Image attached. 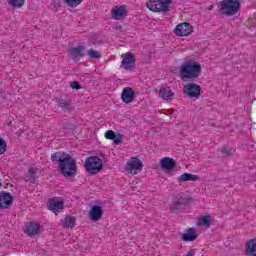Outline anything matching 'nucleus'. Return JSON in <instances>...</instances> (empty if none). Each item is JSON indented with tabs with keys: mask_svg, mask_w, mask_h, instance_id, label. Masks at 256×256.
Here are the masks:
<instances>
[{
	"mask_svg": "<svg viewBox=\"0 0 256 256\" xmlns=\"http://www.w3.org/2000/svg\"><path fill=\"white\" fill-rule=\"evenodd\" d=\"M8 4L14 9H19L25 5V0H7Z\"/></svg>",
	"mask_w": 256,
	"mask_h": 256,
	"instance_id": "nucleus-25",
	"label": "nucleus"
},
{
	"mask_svg": "<svg viewBox=\"0 0 256 256\" xmlns=\"http://www.w3.org/2000/svg\"><path fill=\"white\" fill-rule=\"evenodd\" d=\"M187 181H199V176L191 173H183L180 177H178V183H185Z\"/></svg>",
	"mask_w": 256,
	"mask_h": 256,
	"instance_id": "nucleus-21",
	"label": "nucleus"
},
{
	"mask_svg": "<svg viewBox=\"0 0 256 256\" xmlns=\"http://www.w3.org/2000/svg\"><path fill=\"white\" fill-rule=\"evenodd\" d=\"M160 99H163L164 101H173L175 98V93L171 88H161L159 90Z\"/></svg>",
	"mask_w": 256,
	"mask_h": 256,
	"instance_id": "nucleus-19",
	"label": "nucleus"
},
{
	"mask_svg": "<svg viewBox=\"0 0 256 256\" xmlns=\"http://www.w3.org/2000/svg\"><path fill=\"white\" fill-rule=\"evenodd\" d=\"M58 170L63 177L77 175V161L70 154L63 152L58 159Z\"/></svg>",
	"mask_w": 256,
	"mask_h": 256,
	"instance_id": "nucleus-2",
	"label": "nucleus"
},
{
	"mask_svg": "<svg viewBox=\"0 0 256 256\" xmlns=\"http://www.w3.org/2000/svg\"><path fill=\"white\" fill-rule=\"evenodd\" d=\"M193 29V25L189 24V22H183L175 27L174 33L177 37H189V35L193 34Z\"/></svg>",
	"mask_w": 256,
	"mask_h": 256,
	"instance_id": "nucleus-7",
	"label": "nucleus"
},
{
	"mask_svg": "<svg viewBox=\"0 0 256 256\" xmlns=\"http://www.w3.org/2000/svg\"><path fill=\"white\" fill-rule=\"evenodd\" d=\"M103 169V161H101L100 158H97V172L101 171Z\"/></svg>",
	"mask_w": 256,
	"mask_h": 256,
	"instance_id": "nucleus-35",
	"label": "nucleus"
},
{
	"mask_svg": "<svg viewBox=\"0 0 256 256\" xmlns=\"http://www.w3.org/2000/svg\"><path fill=\"white\" fill-rule=\"evenodd\" d=\"M173 0H148L146 3L147 9L152 13H167Z\"/></svg>",
	"mask_w": 256,
	"mask_h": 256,
	"instance_id": "nucleus-4",
	"label": "nucleus"
},
{
	"mask_svg": "<svg viewBox=\"0 0 256 256\" xmlns=\"http://www.w3.org/2000/svg\"><path fill=\"white\" fill-rule=\"evenodd\" d=\"M101 58V54L97 53V59Z\"/></svg>",
	"mask_w": 256,
	"mask_h": 256,
	"instance_id": "nucleus-41",
	"label": "nucleus"
},
{
	"mask_svg": "<svg viewBox=\"0 0 256 256\" xmlns=\"http://www.w3.org/2000/svg\"><path fill=\"white\" fill-rule=\"evenodd\" d=\"M180 237L182 241H185V243L193 242L197 237H199V233H197V229L195 228H188L185 230V232L180 233Z\"/></svg>",
	"mask_w": 256,
	"mask_h": 256,
	"instance_id": "nucleus-12",
	"label": "nucleus"
},
{
	"mask_svg": "<svg viewBox=\"0 0 256 256\" xmlns=\"http://www.w3.org/2000/svg\"><path fill=\"white\" fill-rule=\"evenodd\" d=\"M70 87H72L73 89H76V91H79V89H81V84H79L78 81H74V82H71Z\"/></svg>",
	"mask_w": 256,
	"mask_h": 256,
	"instance_id": "nucleus-31",
	"label": "nucleus"
},
{
	"mask_svg": "<svg viewBox=\"0 0 256 256\" xmlns=\"http://www.w3.org/2000/svg\"><path fill=\"white\" fill-rule=\"evenodd\" d=\"M84 167L90 175H97V156H90L85 160Z\"/></svg>",
	"mask_w": 256,
	"mask_h": 256,
	"instance_id": "nucleus-11",
	"label": "nucleus"
},
{
	"mask_svg": "<svg viewBox=\"0 0 256 256\" xmlns=\"http://www.w3.org/2000/svg\"><path fill=\"white\" fill-rule=\"evenodd\" d=\"M208 9H209V11H211V9H213V6H209V8H208Z\"/></svg>",
	"mask_w": 256,
	"mask_h": 256,
	"instance_id": "nucleus-42",
	"label": "nucleus"
},
{
	"mask_svg": "<svg viewBox=\"0 0 256 256\" xmlns=\"http://www.w3.org/2000/svg\"><path fill=\"white\" fill-rule=\"evenodd\" d=\"M7 151V142L0 137V155H3Z\"/></svg>",
	"mask_w": 256,
	"mask_h": 256,
	"instance_id": "nucleus-29",
	"label": "nucleus"
},
{
	"mask_svg": "<svg viewBox=\"0 0 256 256\" xmlns=\"http://www.w3.org/2000/svg\"><path fill=\"white\" fill-rule=\"evenodd\" d=\"M83 51H85V47L77 46L70 49V55H72L74 59H77V57H83L85 55Z\"/></svg>",
	"mask_w": 256,
	"mask_h": 256,
	"instance_id": "nucleus-24",
	"label": "nucleus"
},
{
	"mask_svg": "<svg viewBox=\"0 0 256 256\" xmlns=\"http://www.w3.org/2000/svg\"><path fill=\"white\" fill-rule=\"evenodd\" d=\"M64 3L68 5V7H77L78 5H81L83 3V0H64Z\"/></svg>",
	"mask_w": 256,
	"mask_h": 256,
	"instance_id": "nucleus-26",
	"label": "nucleus"
},
{
	"mask_svg": "<svg viewBox=\"0 0 256 256\" xmlns=\"http://www.w3.org/2000/svg\"><path fill=\"white\" fill-rule=\"evenodd\" d=\"M122 62L121 67L122 69H125V71H133L135 69V55L131 52H127L121 55Z\"/></svg>",
	"mask_w": 256,
	"mask_h": 256,
	"instance_id": "nucleus-8",
	"label": "nucleus"
},
{
	"mask_svg": "<svg viewBox=\"0 0 256 256\" xmlns=\"http://www.w3.org/2000/svg\"><path fill=\"white\" fill-rule=\"evenodd\" d=\"M177 209H181V203L180 202H174L171 206L172 211H177Z\"/></svg>",
	"mask_w": 256,
	"mask_h": 256,
	"instance_id": "nucleus-33",
	"label": "nucleus"
},
{
	"mask_svg": "<svg viewBox=\"0 0 256 256\" xmlns=\"http://www.w3.org/2000/svg\"><path fill=\"white\" fill-rule=\"evenodd\" d=\"M203 73L201 63L195 59L185 60L179 67V75L182 81H195Z\"/></svg>",
	"mask_w": 256,
	"mask_h": 256,
	"instance_id": "nucleus-1",
	"label": "nucleus"
},
{
	"mask_svg": "<svg viewBox=\"0 0 256 256\" xmlns=\"http://www.w3.org/2000/svg\"><path fill=\"white\" fill-rule=\"evenodd\" d=\"M183 93L189 99H199L201 97V86L194 82H188L183 86Z\"/></svg>",
	"mask_w": 256,
	"mask_h": 256,
	"instance_id": "nucleus-6",
	"label": "nucleus"
},
{
	"mask_svg": "<svg viewBox=\"0 0 256 256\" xmlns=\"http://www.w3.org/2000/svg\"><path fill=\"white\" fill-rule=\"evenodd\" d=\"M245 255L246 256H256V237L251 238L246 242Z\"/></svg>",
	"mask_w": 256,
	"mask_h": 256,
	"instance_id": "nucleus-17",
	"label": "nucleus"
},
{
	"mask_svg": "<svg viewBox=\"0 0 256 256\" xmlns=\"http://www.w3.org/2000/svg\"><path fill=\"white\" fill-rule=\"evenodd\" d=\"M57 103L58 107H60V109H63L64 111H73L75 109V107L71 103V99L69 98H59Z\"/></svg>",
	"mask_w": 256,
	"mask_h": 256,
	"instance_id": "nucleus-20",
	"label": "nucleus"
},
{
	"mask_svg": "<svg viewBox=\"0 0 256 256\" xmlns=\"http://www.w3.org/2000/svg\"><path fill=\"white\" fill-rule=\"evenodd\" d=\"M255 23H256V19H255Z\"/></svg>",
	"mask_w": 256,
	"mask_h": 256,
	"instance_id": "nucleus-43",
	"label": "nucleus"
},
{
	"mask_svg": "<svg viewBox=\"0 0 256 256\" xmlns=\"http://www.w3.org/2000/svg\"><path fill=\"white\" fill-rule=\"evenodd\" d=\"M28 225H39V223L30 221L28 222Z\"/></svg>",
	"mask_w": 256,
	"mask_h": 256,
	"instance_id": "nucleus-40",
	"label": "nucleus"
},
{
	"mask_svg": "<svg viewBox=\"0 0 256 256\" xmlns=\"http://www.w3.org/2000/svg\"><path fill=\"white\" fill-rule=\"evenodd\" d=\"M88 55H89L90 57H93L94 59H97V51H95V50H93V49H90V50L88 51Z\"/></svg>",
	"mask_w": 256,
	"mask_h": 256,
	"instance_id": "nucleus-36",
	"label": "nucleus"
},
{
	"mask_svg": "<svg viewBox=\"0 0 256 256\" xmlns=\"http://www.w3.org/2000/svg\"><path fill=\"white\" fill-rule=\"evenodd\" d=\"M127 173L130 175H137L140 171H143V161L138 157H131L124 167Z\"/></svg>",
	"mask_w": 256,
	"mask_h": 256,
	"instance_id": "nucleus-5",
	"label": "nucleus"
},
{
	"mask_svg": "<svg viewBox=\"0 0 256 256\" xmlns=\"http://www.w3.org/2000/svg\"><path fill=\"white\" fill-rule=\"evenodd\" d=\"M65 129H69L70 131H75V129H77V126H75V124H66Z\"/></svg>",
	"mask_w": 256,
	"mask_h": 256,
	"instance_id": "nucleus-37",
	"label": "nucleus"
},
{
	"mask_svg": "<svg viewBox=\"0 0 256 256\" xmlns=\"http://www.w3.org/2000/svg\"><path fill=\"white\" fill-rule=\"evenodd\" d=\"M111 17L115 21H121L127 17V6H114L111 10Z\"/></svg>",
	"mask_w": 256,
	"mask_h": 256,
	"instance_id": "nucleus-10",
	"label": "nucleus"
},
{
	"mask_svg": "<svg viewBox=\"0 0 256 256\" xmlns=\"http://www.w3.org/2000/svg\"><path fill=\"white\" fill-rule=\"evenodd\" d=\"M13 205V196L9 192L0 193V209H9Z\"/></svg>",
	"mask_w": 256,
	"mask_h": 256,
	"instance_id": "nucleus-13",
	"label": "nucleus"
},
{
	"mask_svg": "<svg viewBox=\"0 0 256 256\" xmlns=\"http://www.w3.org/2000/svg\"><path fill=\"white\" fill-rule=\"evenodd\" d=\"M37 171H39V168H29L28 174H27V180L32 185H35V182L37 181Z\"/></svg>",
	"mask_w": 256,
	"mask_h": 256,
	"instance_id": "nucleus-22",
	"label": "nucleus"
},
{
	"mask_svg": "<svg viewBox=\"0 0 256 256\" xmlns=\"http://www.w3.org/2000/svg\"><path fill=\"white\" fill-rule=\"evenodd\" d=\"M73 229V227H75V225H64V229Z\"/></svg>",
	"mask_w": 256,
	"mask_h": 256,
	"instance_id": "nucleus-39",
	"label": "nucleus"
},
{
	"mask_svg": "<svg viewBox=\"0 0 256 256\" xmlns=\"http://www.w3.org/2000/svg\"><path fill=\"white\" fill-rule=\"evenodd\" d=\"M175 165H177V162H175L173 158L164 157L160 160V167H162L166 171H171L175 169Z\"/></svg>",
	"mask_w": 256,
	"mask_h": 256,
	"instance_id": "nucleus-18",
	"label": "nucleus"
},
{
	"mask_svg": "<svg viewBox=\"0 0 256 256\" xmlns=\"http://www.w3.org/2000/svg\"><path fill=\"white\" fill-rule=\"evenodd\" d=\"M59 155H61V152H55L51 155V161L55 162V161H59V159H57L59 157Z\"/></svg>",
	"mask_w": 256,
	"mask_h": 256,
	"instance_id": "nucleus-34",
	"label": "nucleus"
},
{
	"mask_svg": "<svg viewBox=\"0 0 256 256\" xmlns=\"http://www.w3.org/2000/svg\"><path fill=\"white\" fill-rule=\"evenodd\" d=\"M221 153L223 155H231L233 153V149L224 147L221 149Z\"/></svg>",
	"mask_w": 256,
	"mask_h": 256,
	"instance_id": "nucleus-30",
	"label": "nucleus"
},
{
	"mask_svg": "<svg viewBox=\"0 0 256 256\" xmlns=\"http://www.w3.org/2000/svg\"><path fill=\"white\" fill-rule=\"evenodd\" d=\"M89 217L92 221H97V205H94L89 213Z\"/></svg>",
	"mask_w": 256,
	"mask_h": 256,
	"instance_id": "nucleus-28",
	"label": "nucleus"
},
{
	"mask_svg": "<svg viewBox=\"0 0 256 256\" xmlns=\"http://www.w3.org/2000/svg\"><path fill=\"white\" fill-rule=\"evenodd\" d=\"M77 218L75 216H66L64 218V225H75Z\"/></svg>",
	"mask_w": 256,
	"mask_h": 256,
	"instance_id": "nucleus-27",
	"label": "nucleus"
},
{
	"mask_svg": "<svg viewBox=\"0 0 256 256\" xmlns=\"http://www.w3.org/2000/svg\"><path fill=\"white\" fill-rule=\"evenodd\" d=\"M215 221V216L204 215L198 218L197 225H211Z\"/></svg>",
	"mask_w": 256,
	"mask_h": 256,
	"instance_id": "nucleus-23",
	"label": "nucleus"
},
{
	"mask_svg": "<svg viewBox=\"0 0 256 256\" xmlns=\"http://www.w3.org/2000/svg\"><path fill=\"white\" fill-rule=\"evenodd\" d=\"M105 138L109 141H114V145H119L123 141V134H116L113 130H107L105 132Z\"/></svg>",
	"mask_w": 256,
	"mask_h": 256,
	"instance_id": "nucleus-16",
	"label": "nucleus"
},
{
	"mask_svg": "<svg viewBox=\"0 0 256 256\" xmlns=\"http://www.w3.org/2000/svg\"><path fill=\"white\" fill-rule=\"evenodd\" d=\"M186 256H195V251L194 250H190Z\"/></svg>",
	"mask_w": 256,
	"mask_h": 256,
	"instance_id": "nucleus-38",
	"label": "nucleus"
},
{
	"mask_svg": "<svg viewBox=\"0 0 256 256\" xmlns=\"http://www.w3.org/2000/svg\"><path fill=\"white\" fill-rule=\"evenodd\" d=\"M219 11L221 15L233 17L241 11V2L239 0H222L219 4Z\"/></svg>",
	"mask_w": 256,
	"mask_h": 256,
	"instance_id": "nucleus-3",
	"label": "nucleus"
},
{
	"mask_svg": "<svg viewBox=\"0 0 256 256\" xmlns=\"http://www.w3.org/2000/svg\"><path fill=\"white\" fill-rule=\"evenodd\" d=\"M43 231V226L41 225H26L23 228V232L27 237H37L39 233Z\"/></svg>",
	"mask_w": 256,
	"mask_h": 256,
	"instance_id": "nucleus-14",
	"label": "nucleus"
},
{
	"mask_svg": "<svg viewBox=\"0 0 256 256\" xmlns=\"http://www.w3.org/2000/svg\"><path fill=\"white\" fill-rule=\"evenodd\" d=\"M121 100L123 103H126V105H129L135 100V90L131 87L124 88L121 93Z\"/></svg>",
	"mask_w": 256,
	"mask_h": 256,
	"instance_id": "nucleus-15",
	"label": "nucleus"
},
{
	"mask_svg": "<svg viewBox=\"0 0 256 256\" xmlns=\"http://www.w3.org/2000/svg\"><path fill=\"white\" fill-rule=\"evenodd\" d=\"M48 209L49 211H52L53 213H55V215H57V213H60V211H63V209H65V204L57 197L50 198L48 200Z\"/></svg>",
	"mask_w": 256,
	"mask_h": 256,
	"instance_id": "nucleus-9",
	"label": "nucleus"
},
{
	"mask_svg": "<svg viewBox=\"0 0 256 256\" xmlns=\"http://www.w3.org/2000/svg\"><path fill=\"white\" fill-rule=\"evenodd\" d=\"M103 217V208L101 206H97V221Z\"/></svg>",
	"mask_w": 256,
	"mask_h": 256,
	"instance_id": "nucleus-32",
	"label": "nucleus"
}]
</instances>
